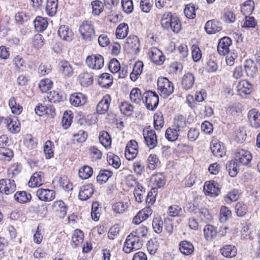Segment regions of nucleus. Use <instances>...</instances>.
I'll use <instances>...</instances> for the list:
<instances>
[{"mask_svg": "<svg viewBox=\"0 0 260 260\" xmlns=\"http://www.w3.org/2000/svg\"><path fill=\"white\" fill-rule=\"evenodd\" d=\"M59 70L65 76L71 77L74 74L73 69L71 64L66 60L59 62Z\"/></svg>", "mask_w": 260, "mask_h": 260, "instance_id": "nucleus-33", "label": "nucleus"}, {"mask_svg": "<svg viewBox=\"0 0 260 260\" xmlns=\"http://www.w3.org/2000/svg\"><path fill=\"white\" fill-rule=\"evenodd\" d=\"M13 62L18 70H24L26 67L25 62L20 55H17L15 56L13 59Z\"/></svg>", "mask_w": 260, "mask_h": 260, "instance_id": "nucleus-62", "label": "nucleus"}, {"mask_svg": "<svg viewBox=\"0 0 260 260\" xmlns=\"http://www.w3.org/2000/svg\"><path fill=\"white\" fill-rule=\"evenodd\" d=\"M93 173L92 168L85 166L79 170V176L82 179H86L91 177Z\"/></svg>", "mask_w": 260, "mask_h": 260, "instance_id": "nucleus-52", "label": "nucleus"}, {"mask_svg": "<svg viewBox=\"0 0 260 260\" xmlns=\"http://www.w3.org/2000/svg\"><path fill=\"white\" fill-rule=\"evenodd\" d=\"M111 101V99L109 94L104 96L96 106L97 112L100 114L106 113L109 109Z\"/></svg>", "mask_w": 260, "mask_h": 260, "instance_id": "nucleus-17", "label": "nucleus"}, {"mask_svg": "<svg viewBox=\"0 0 260 260\" xmlns=\"http://www.w3.org/2000/svg\"><path fill=\"white\" fill-rule=\"evenodd\" d=\"M36 29L38 31L44 30L48 26L47 20L41 17H37L34 21Z\"/></svg>", "mask_w": 260, "mask_h": 260, "instance_id": "nucleus-45", "label": "nucleus"}, {"mask_svg": "<svg viewBox=\"0 0 260 260\" xmlns=\"http://www.w3.org/2000/svg\"><path fill=\"white\" fill-rule=\"evenodd\" d=\"M157 89L161 96L167 98L174 92V87L168 79L160 77L157 79Z\"/></svg>", "mask_w": 260, "mask_h": 260, "instance_id": "nucleus-2", "label": "nucleus"}, {"mask_svg": "<svg viewBox=\"0 0 260 260\" xmlns=\"http://www.w3.org/2000/svg\"><path fill=\"white\" fill-rule=\"evenodd\" d=\"M99 138L100 143L104 147L106 148L111 147L112 143L111 138L107 132H101Z\"/></svg>", "mask_w": 260, "mask_h": 260, "instance_id": "nucleus-39", "label": "nucleus"}, {"mask_svg": "<svg viewBox=\"0 0 260 260\" xmlns=\"http://www.w3.org/2000/svg\"><path fill=\"white\" fill-rule=\"evenodd\" d=\"M70 102L72 105L75 107H80L86 103L87 98L81 92L74 93L70 96Z\"/></svg>", "mask_w": 260, "mask_h": 260, "instance_id": "nucleus-18", "label": "nucleus"}, {"mask_svg": "<svg viewBox=\"0 0 260 260\" xmlns=\"http://www.w3.org/2000/svg\"><path fill=\"white\" fill-rule=\"evenodd\" d=\"M232 217V212L228 207L222 206L220 209L219 220L221 222H225Z\"/></svg>", "mask_w": 260, "mask_h": 260, "instance_id": "nucleus-44", "label": "nucleus"}, {"mask_svg": "<svg viewBox=\"0 0 260 260\" xmlns=\"http://www.w3.org/2000/svg\"><path fill=\"white\" fill-rule=\"evenodd\" d=\"M52 209L60 218H63L67 214V207L61 200L54 202L52 205Z\"/></svg>", "mask_w": 260, "mask_h": 260, "instance_id": "nucleus-21", "label": "nucleus"}, {"mask_svg": "<svg viewBox=\"0 0 260 260\" xmlns=\"http://www.w3.org/2000/svg\"><path fill=\"white\" fill-rule=\"evenodd\" d=\"M237 162L235 160L228 161L226 164V169L229 174L232 177L236 176L238 172Z\"/></svg>", "mask_w": 260, "mask_h": 260, "instance_id": "nucleus-46", "label": "nucleus"}, {"mask_svg": "<svg viewBox=\"0 0 260 260\" xmlns=\"http://www.w3.org/2000/svg\"><path fill=\"white\" fill-rule=\"evenodd\" d=\"M217 229L213 225L207 224L204 229V235L205 238L207 240H212L215 238L217 235Z\"/></svg>", "mask_w": 260, "mask_h": 260, "instance_id": "nucleus-35", "label": "nucleus"}, {"mask_svg": "<svg viewBox=\"0 0 260 260\" xmlns=\"http://www.w3.org/2000/svg\"><path fill=\"white\" fill-rule=\"evenodd\" d=\"M47 97L48 101L51 103L58 102L63 99L62 95L55 90L48 93Z\"/></svg>", "mask_w": 260, "mask_h": 260, "instance_id": "nucleus-64", "label": "nucleus"}, {"mask_svg": "<svg viewBox=\"0 0 260 260\" xmlns=\"http://www.w3.org/2000/svg\"><path fill=\"white\" fill-rule=\"evenodd\" d=\"M195 77L191 73H185L181 79V86L183 89L188 90L191 89L194 85Z\"/></svg>", "mask_w": 260, "mask_h": 260, "instance_id": "nucleus-20", "label": "nucleus"}, {"mask_svg": "<svg viewBox=\"0 0 260 260\" xmlns=\"http://www.w3.org/2000/svg\"><path fill=\"white\" fill-rule=\"evenodd\" d=\"M14 198L17 202L25 204L31 200V196L25 191H18L15 193Z\"/></svg>", "mask_w": 260, "mask_h": 260, "instance_id": "nucleus-28", "label": "nucleus"}, {"mask_svg": "<svg viewBox=\"0 0 260 260\" xmlns=\"http://www.w3.org/2000/svg\"><path fill=\"white\" fill-rule=\"evenodd\" d=\"M83 234L79 230H76L73 234L72 239V246L75 248L76 246L81 244L83 241Z\"/></svg>", "mask_w": 260, "mask_h": 260, "instance_id": "nucleus-42", "label": "nucleus"}, {"mask_svg": "<svg viewBox=\"0 0 260 260\" xmlns=\"http://www.w3.org/2000/svg\"><path fill=\"white\" fill-rule=\"evenodd\" d=\"M16 189V185L14 180L2 179L0 180V192L6 195L12 194Z\"/></svg>", "mask_w": 260, "mask_h": 260, "instance_id": "nucleus-6", "label": "nucleus"}, {"mask_svg": "<svg viewBox=\"0 0 260 260\" xmlns=\"http://www.w3.org/2000/svg\"><path fill=\"white\" fill-rule=\"evenodd\" d=\"M107 161L109 165L112 166L115 169H118L121 165L119 157L112 153L108 154Z\"/></svg>", "mask_w": 260, "mask_h": 260, "instance_id": "nucleus-58", "label": "nucleus"}, {"mask_svg": "<svg viewBox=\"0 0 260 260\" xmlns=\"http://www.w3.org/2000/svg\"><path fill=\"white\" fill-rule=\"evenodd\" d=\"M235 155V160L238 162L239 165L247 166L250 163L252 159L251 153L246 150L238 149L236 150Z\"/></svg>", "mask_w": 260, "mask_h": 260, "instance_id": "nucleus-7", "label": "nucleus"}, {"mask_svg": "<svg viewBox=\"0 0 260 260\" xmlns=\"http://www.w3.org/2000/svg\"><path fill=\"white\" fill-rule=\"evenodd\" d=\"M154 126L156 130L160 129L164 126V120L161 113L155 114L153 116Z\"/></svg>", "mask_w": 260, "mask_h": 260, "instance_id": "nucleus-59", "label": "nucleus"}, {"mask_svg": "<svg viewBox=\"0 0 260 260\" xmlns=\"http://www.w3.org/2000/svg\"><path fill=\"white\" fill-rule=\"evenodd\" d=\"M143 103L149 110H154L157 107L159 102L158 95L154 92L148 90L143 93Z\"/></svg>", "mask_w": 260, "mask_h": 260, "instance_id": "nucleus-4", "label": "nucleus"}, {"mask_svg": "<svg viewBox=\"0 0 260 260\" xmlns=\"http://www.w3.org/2000/svg\"><path fill=\"white\" fill-rule=\"evenodd\" d=\"M210 149L216 157H221L225 154V148L222 143L217 139H213L210 144Z\"/></svg>", "mask_w": 260, "mask_h": 260, "instance_id": "nucleus-10", "label": "nucleus"}, {"mask_svg": "<svg viewBox=\"0 0 260 260\" xmlns=\"http://www.w3.org/2000/svg\"><path fill=\"white\" fill-rule=\"evenodd\" d=\"M36 113L39 115L42 116L44 114H52L55 111L54 108L51 106H45L42 104H38L35 108Z\"/></svg>", "mask_w": 260, "mask_h": 260, "instance_id": "nucleus-29", "label": "nucleus"}, {"mask_svg": "<svg viewBox=\"0 0 260 260\" xmlns=\"http://www.w3.org/2000/svg\"><path fill=\"white\" fill-rule=\"evenodd\" d=\"M22 167L18 164L12 165L8 170V175L11 178H15L21 171Z\"/></svg>", "mask_w": 260, "mask_h": 260, "instance_id": "nucleus-55", "label": "nucleus"}, {"mask_svg": "<svg viewBox=\"0 0 260 260\" xmlns=\"http://www.w3.org/2000/svg\"><path fill=\"white\" fill-rule=\"evenodd\" d=\"M129 98L132 103L136 104H140L142 101H144L143 94H142L141 90L137 87L132 89L129 94Z\"/></svg>", "mask_w": 260, "mask_h": 260, "instance_id": "nucleus-31", "label": "nucleus"}, {"mask_svg": "<svg viewBox=\"0 0 260 260\" xmlns=\"http://www.w3.org/2000/svg\"><path fill=\"white\" fill-rule=\"evenodd\" d=\"M38 199L44 202H50L54 199L55 192L53 190L39 188L36 191Z\"/></svg>", "mask_w": 260, "mask_h": 260, "instance_id": "nucleus-11", "label": "nucleus"}, {"mask_svg": "<svg viewBox=\"0 0 260 260\" xmlns=\"http://www.w3.org/2000/svg\"><path fill=\"white\" fill-rule=\"evenodd\" d=\"M86 63L89 68L99 70L104 66V58L99 54L89 55L86 59Z\"/></svg>", "mask_w": 260, "mask_h": 260, "instance_id": "nucleus-5", "label": "nucleus"}, {"mask_svg": "<svg viewBox=\"0 0 260 260\" xmlns=\"http://www.w3.org/2000/svg\"><path fill=\"white\" fill-rule=\"evenodd\" d=\"M148 167L149 169L154 170L159 164V159L156 155L150 154L147 159Z\"/></svg>", "mask_w": 260, "mask_h": 260, "instance_id": "nucleus-63", "label": "nucleus"}, {"mask_svg": "<svg viewBox=\"0 0 260 260\" xmlns=\"http://www.w3.org/2000/svg\"><path fill=\"white\" fill-rule=\"evenodd\" d=\"M143 245V241L139 239L138 237L133 235V234H130L126 237L123 250L127 253H129L133 251L140 249Z\"/></svg>", "mask_w": 260, "mask_h": 260, "instance_id": "nucleus-3", "label": "nucleus"}, {"mask_svg": "<svg viewBox=\"0 0 260 260\" xmlns=\"http://www.w3.org/2000/svg\"><path fill=\"white\" fill-rule=\"evenodd\" d=\"M185 118L182 115H178L174 118V127L179 131L186 126Z\"/></svg>", "mask_w": 260, "mask_h": 260, "instance_id": "nucleus-51", "label": "nucleus"}, {"mask_svg": "<svg viewBox=\"0 0 260 260\" xmlns=\"http://www.w3.org/2000/svg\"><path fill=\"white\" fill-rule=\"evenodd\" d=\"M58 0H47L46 4V12L49 16H53L57 12Z\"/></svg>", "mask_w": 260, "mask_h": 260, "instance_id": "nucleus-32", "label": "nucleus"}, {"mask_svg": "<svg viewBox=\"0 0 260 260\" xmlns=\"http://www.w3.org/2000/svg\"><path fill=\"white\" fill-rule=\"evenodd\" d=\"M53 83L49 79H44L40 81L39 86L42 92H46L50 90L52 86Z\"/></svg>", "mask_w": 260, "mask_h": 260, "instance_id": "nucleus-60", "label": "nucleus"}, {"mask_svg": "<svg viewBox=\"0 0 260 260\" xmlns=\"http://www.w3.org/2000/svg\"><path fill=\"white\" fill-rule=\"evenodd\" d=\"M93 185L91 183L83 185L79 193V199L85 201L90 198L94 192Z\"/></svg>", "mask_w": 260, "mask_h": 260, "instance_id": "nucleus-19", "label": "nucleus"}, {"mask_svg": "<svg viewBox=\"0 0 260 260\" xmlns=\"http://www.w3.org/2000/svg\"><path fill=\"white\" fill-rule=\"evenodd\" d=\"M9 105L12 112L16 115L20 114L22 111V107L17 104L14 98H11L9 100Z\"/></svg>", "mask_w": 260, "mask_h": 260, "instance_id": "nucleus-48", "label": "nucleus"}, {"mask_svg": "<svg viewBox=\"0 0 260 260\" xmlns=\"http://www.w3.org/2000/svg\"><path fill=\"white\" fill-rule=\"evenodd\" d=\"M128 30V26L127 24L124 23H120L118 25L116 30L117 38L119 39H124L127 36Z\"/></svg>", "mask_w": 260, "mask_h": 260, "instance_id": "nucleus-40", "label": "nucleus"}, {"mask_svg": "<svg viewBox=\"0 0 260 260\" xmlns=\"http://www.w3.org/2000/svg\"><path fill=\"white\" fill-rule=\"evenodd\" d=\"M244 68L247 76L253 77L257 72L256 63L251 59H247L244 62Z\"/></svg>", "mask_w": 260, "mask_h": 260, "instance_id": "nucleus-22", "label": "nucleus"}, {"mask_svg": "<svg viewBox=\"0 0 260 260\" xmlns=\"http://www.w3.org/2000/svg\"><path fill=\"white\" fill-rule=\"evenodd\" d=\"M232 44V40L229 37H225L219 40L217 46V51L220 55H225L230 52L229 47Z\"/></svg>", "mask_w": 260, "mask_h": 260, "instance_id": "nucleus-14", "label": "nucleus"}, {"mask_svg": "<svg viewBox=\"0 0 260 260\" xmlns=\"http://www.w3.org/2000/svg\"><path fill=\"white\" fill-rule=\"evenodd\" d=\"M128 208L127 203L123 202H117L112 205V209L113 211L118 214L124 213Z\"/></svg>", "mask_w": 260, "mask_h": 260, "instance_id": "nucleus-61", "label": "nucleus"}, {"mask_svg": "<svg viewBox=\"0 0 260 260\" xmlns=\"http://www.w3.org/2000/svg\"><path fill=\"white\" fill-rule=\"evenodd\" d=\"M5 123L9 131L12 134H17L20 131V123L16 117L5 118Z\"/></svg>", "mask_w": 260, "mask_h": 260, "instance_id": "nucleus-12", "label": "nucleus"}, {"mask_svg": "<svg viewBox=\"0 0 260 260\" xmlns=\"http://www.w3.org/2000/svg\"><path fill=\"white\" fill-rule=\"evenodd\" d=\"M79 80L82 86L87 87L92 84V76L88 73L84 72L79 75Z\"/></svg>", "mask_w": 260, "mask_h": 260, "instance_id": "nucleus-38", "label": "nucleus"}, {"mask_svg": "<svg viewBox=\"0 0 260 260\" xmlns=\"http://www.w3.org/2000/svg\"><path fill=\"white\" fill-rule=\"evenodd\" d=\"M79 32L81 38L86 42H91L95 38L94 25L91 21H83L79 25Z\"/></svg>", "mask_w": 260, "mask_h": 260, "instance_id": "nucleus-1", "label": "nucleus"}, {"mask_svg": "<svg viewBox=\"0 0 260 260\" xmlns=\"http://www.w3.org/2000/svg\"><path fill=\"white\" fill-rule=\"evenodd\" d=\"M149 56L154 63L161 64L164 61L165 57L161 51L157 48H152L149 50Z\"/></svg>", "mask_w": 260, "mask_h": 260, "instance_id": "nucleus-16", "label": "nucleus"}, {"mask_svg": "<svg viewBox=\"0 0 260 260\" xmlns=\"http://www.w3.org/2000/svg\"><path fill=\"white\" fill-rule=\"evenodd\" d=\"M54 144L50 140L47 141L44 146V152L45 157L49 159L53 156L54 155Z\"/></svg>", "mask_w": 260, "mask_h": 260, "instance_id": "nucleus-47", "label": "nucleus"}, {"mask_svg": "<svg viewBox=\"0 0 260 260\" xmlns=\"http://www.w3.org/2000/svg\"><path fill=\"white\" fill-rule=\"evenodd\" d=\"M180 131H178L176 128L169 127L166 132L165 137L166 139L171 142H174L176 141L178 137V133Z\"/></svg>", "mask_w": 260, "mask_h": 260, "instance_id": "nucleus-53", "label": "nucleus"}, {"mask_svg": "<svg viewBox=\"0 0 260 260\" xmlns=\"http://www.w3.org/2000/svg\"><path fill=\"white\" fill-rule=\"evenodd\" d=\"M143 136L145 143L149 149H153L156 146L157 139L155 131L144 129L143 130Z\"/></svg>", "mask_w": 260, "mask_h": 260, "instance_id": "nucleus-8", "label": "nucleus"}, {"mask_svg": "<svg viewBox=\"0 0 260 260\" xmlns=\"http://www.w3.org/2000/svg\"><path fill=\"white\" fill-rule=\"evenodd\" d=\"M72 112L71 111H66L62 117V125L64 129L68 128L72 122L73 116H72Z\"/></svg>", "mask_w": 260, "mask_h": 260, "instance_id": "nucleus-57", "label": "nucleus"}, {"mask_svg": "<svg viewBox=\"0 0 260 260\" xmlns=\"http://www.w3.org/2000/svg\"><path fill=\"white\" fill-rule=\"evenodd\" d=\"M254 3L253 1L251 0L247 1L241 7V11L245 16L250 15L254 10Z\"/></svg>", "mask_w": 260, "mask_h": 260, "instance_id": "nucleus-50", "label": "nucleus"}, {"mask_svg": "<svg viewBox=\"0 0 260 260\" xmlns=\"http://www.w3.org/2000/svg\"><path fill=\"white\" fill-rule=\"evenodd\" d=\"M140 41L136 36H131L126 39V47L136 53L140 51Z\"/></svg>", "mask_w": 260, "mask_h": 260, "instance_id": "nucleus-23", "label": "nucleus"}, {"mask_svg": "<svg viewBox=\"0 0 260 260\" xmlns=\"http://www.w3.org/2000/svg\"><path fill=\"white\" fill-rule=\"evenodd\" d=\"M43 181L42 172H37L31 177L28 184L30 187L34 188L42 185Z\"/></svg>", "mask_w": 260, "mask_h": 260, "instance_id": "nucleus-30", "label": "nucleus"}, {"mask_svg": "<svg viewBox=\"0 0 260 260\" xmlns=\"http://www.w3.org/2000/svg\"><path fill=\"white\" fill-rule=\"evenodd\" d=\"M204 190L206 194L211 197L217 196L220 193L219 184L215 181L206 182L204 186Z\"/></svg>", "mask_w": 260, "mask_h": 260, "instance_id": "nucleus-13", "label": "nucleus"}, {"mask_svg": "<svg viewBox=\"0 0 260 260\" xmlns=\"http://www.w3.org/2000/svg\"><path fill=\"white\" fill-rule=\"evenodd\" d=\"M237 88L238 94L243 96L251 93L252 86L247 81L242 80L239 82Z\"/></svg>", "mask_w": 260, "mask_h": 260, "instance_id": "nucleus-24", "label": "nucleus"}, {"mask_svg": "<svg viewBox=\"0 0 260 260\" xmlns=\"http://www.w3.org/2000/svg\"><path fill=\"white\" fill-rule=\"evenodd\" d=\"M91 5L92 8V14L93 15L99 16L103 11L104 5L100 1H93L91 2Z\"/></svg>", "mask_w": 260, "mask_h": 260, "instance_id": "nucleus-54", "label": "nucleus"}, {"mask_svg": "<svg viewBox=\"0 0 260 260\" xmlns=\"http://www.w3.org/2000/svg\"><path fill=\"white\" fill-rule=\"evenodd\" d=\"M151 180L153 185L158 188L164 186L166 183L165 177L164 175L161 173L152 175Z\"/></svg>", "mask_w": 260, "mask_h": 260, "instance_id": "nucleus-43", "label": "nucleus"}, {"mask_svg": "<svg viewBox=\"0 0 260 260\" xmlns=\"http://www.w3.org/2000/svg\"><path fill=\"white\" fill-rule=\"evenodd\" d=\"M179 246L180 252L184 255H189L194 251V247L192 244L188 241H181Z\"/></svg>", "mask_w": 260, "mask_h": 260, "instance_id": "nucleus-27", "label": "nucleus"}, {"mask_svg": "<svg viewBox=\"0 0 260 260\" xmlns=\"http://www.w3.org/2000/svg\"><path fill=\"white\" fill-rule=\"evenodd\" d=\"M248 118L252 127L257 128L260 127V112L256 109L253 108L248 112Z\"/></svg>", "mask_w": 260, "mask_h": 260, "instance_id": "nucleus-15", "label": "nucleus"}, {"mask_svg": "<svg viewBox=\"0 0 260 260\" xmlns=\"http://www.w3.org/2000/svg\"><path fill=\"white\" fill-rule=\"evenodd\" d=\"M170 22L169 23L170 26H169L168 30H171L174 32H179L181 28V22L179 18L174 15Z\"/></svg>", "mask_w": 260, "mask_h": 260, "instance_id": "nucleus-41", "label": "nucleus"}, {"mask_svg": "<svg viewBox=\"0 0 260 260\" xmlns=\"http://www.w3.org/2000/svg\"><path fill=\"white\" fill-rule=\"evenodd\" d=\"M143 68V63L142 61H138L135 63L133 71L129 75L132 81H136L137 80L138 77L142 72Z\"/></svg>", "mask_w": 260, "mask_h": 260, "instance_id": "nucleus-37", "label": "nucleus"}, {"mask_svg": "<svg viewBox=\"0 0 260 260\" xmlns=\"http://www.w3.org/2000/svg\"><path fill=\"white\" fill-rule=\"evenodd\" d=\"M113 175L112 172L105 170L101 171L96 177L97 181L100 183L106 182Z\"/></svg>", "mask_w": 260, "mask_h": 260, "instance_id": "nucleus-56", "label": "nucleus"}, {"mask_svg": "<svg viewBox=\"0 0 260 260\" xmlns=\"http://www.w3.org/2000/svg\"><path fill=\"white\" fill-rule=\"evenodd\" d=\"M205 29L207 34L211 35L220 31L221 27L218 21L212 20L206 22Z\"/></svg>", "mask_w": 260, "mask_h": 260, "instance_id": "nucleus-26", "label": "nucleus"}, {"mask_svg": "<svg viewBox=\"0 0 260 260\" xmlns=\"http://www.w3.org/2000/svg\"><path fill=\"white\" fill-rule=\"evenodd\" d=\"M98 82L102 87L109 88L113 83V77L109 73H103L99 78Z\"/></svg>", "mask_w": 260, "mask_h": 260, "instance_id": "nucleus-34", "label": "nucleus"}, {"mask_svg": "<svg viewBox=\"0 0 260 260\" xmlns=\"http://www.w3.org/2000/svg\"><path fill=\"white\" fill-rule=\"evenodd\" d=\"M58 34L61 39L67 41H71L74 36L72 30L66 25H61L59 27Z\"/></svg>", "mask_w": 260, "mask_h": 260, "instance_id": "nucleus-25", "label": "nucleus"}, {"mask_svg": "<svg viewBox=\"0 0 260 260\" xmlns=\"http://www.w3.org/2000/svg\"><path fill=\"white\" fill-rule=\"evenodd\" d=\"M221 254L226 257H233L236 255L237 249L232 245H226L220 249Z\"/></svg>", "mask_w": 260, "mask_h": 260, "instance_id": "nucleus-36", "label": "nucleus"}, {"mask_svg": "<svg viewBox=\"0 0 260 260\" xmlns=\"http://www.w3.org/2000/svg\"><path fill=\"white\" fill-rule=\"evenodd\" d=\"M174 15H173L170 12H165L161 17L160 20V24L161 27L166 30H168V27L170 25V22H171V20L172 19V17Z\"/></svg>", "mask_w": 260, "mask_h": 260, "instance_id": "nucleus-49", "label": "nucleus"}, {"mask_svg": "<svg viewBox=\"0 0 260 260\" xmlns=\"http://www.w3.org/2000/svg\"><path fill=\"white\" fill-rule=\"evenodd\" d=\"M138 143L135 140L129 141L125 147V156L128 160L134 159L138 153Z\"/></svg>", "mask_w": 260, "mask_h": 260, "instance_id": "nucleus-9", "label": "nucleus"}]
</instances>
